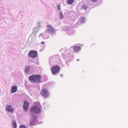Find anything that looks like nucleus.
I'll return each instance as SVG.
<instances>
[{"mask_svg":"<svg viewBox=\"0 0 128 128\" xmlns=\"http://www.w3.org/2000/svg\"><path fill=\"white\" fill-rule=\"evenodd\" d=\"M64 18V17L63 16V15L60 16V18L61 19H62L63 18Z\"/></svg>","mask_w":128,"mask_h":128,"instance_id":"20","label":"nucleus"},{"mask_svg":"<svg viewBox=\"0 0 128 128\" xmlns=\"http://www.w3.org/2000/svg\"><path fill=\"white\" fill-rule=\"evenodd\" d=\"M82 20H81V22L82 23H84L85 22V18L84 17L82 18Z\"/></svg>","mask_w":128,"mask_h":128,"instance_id":"15","label":"nucleus"},{"mask_svg":"<svg viewBox=\"0 0 128 128\" xmlns=\"http://www.w3.org/2000/svg\"><path fill=\"white\" fill-rule=\"evenodd\" d=\"M52 74L54 75L58 74L60 72V69L59 67L58 66H53L51 69Z\"/></svg>","mask_w":128,"mask_h":128,"instance_id":"4","label":"nucleus"},{"mask_svg":"<svg viewBox=\"0 0 128 128\" xmlns=\"http://www.w3.org/2000/svg\"><path fill=\"white\" fill-rule=\"evenodd\" d=\"M18 89V88L17 86H14L12 87L11 88L10 92L12 93H13L16 92Z\"/></svg>","mask_w":128,"mask_h":128,"instance_id":"9","label":"nucleus"},{"mask_svg":"<svg viewBox=\"0 0 128 128\" xmlns=\"http://www.w3.org/2000/svg\"><path fill=\"white\" fill-rule=\"evenodd\" d=\"M74 0H68L67 3L68 4H71L73 3Z\"/></svg>","mask_w":128,"mask_h":128,"instance_id":"12","label":"nucleus"},{"mask_svg":"<svg viewBox=\"0 0 128 128\" xmlns=\"http://www.w3.org/2000/svg\"><path fill=\"white\" fill-rule=\"evenodd\" d=\"M19 128H27L24 126L23 125H20V126Z\"/></svg>","mask_w":128,"mask_h":128,"instance_id":"16","label":"nucleus"},{"mask_svg":"<svg viewBox=\"0 0 128 128\" xmlns=\"http://www.w3.org/2000/svg\"><path fill=\"white\" fill-rule=\"evenodd\" d=\"M60 16H62V15H62V12H60Z\"/></svg>","mask_w":128,"mask_h":128,"instance_id":"21","label":"nucleus"},{"mask_svg":"<svg viewBox=\"0 0 128 128\" xmlns=\"http://www.w3.org/2000/svg\"><path fill=\"white\" fill-rule=\"evenodd\" d=\"M30 70V67L29 66H26L25 68L24 72L26 73H28Z\"/></svg>","mask_w":128,"mask_h":128,"instance_id":"11","label":"nucleus"},{"mask_svg":"<svg viewBox=\"0 0 128 128\" xmlns=\"http://www.w3.org/2000/svg\"><path fill=\"white\" fill-rule=\"evenodd\" d=\"M47 26V31L51 34L55 32V30L50 25H48Z\"/></svg>","mask_w":128,"mask_h":128,"instance_id":"6","label":"nucleus"},{"mask_svg":"<svg viewBox=\"0 0 128 128\" xmlns=\"http://www.w3.org/2000/svg\"><path fill=\"white\" fill-rule=\"evenodd\" d=\"M87 8V7L86 5L85 4H83L81 8L82 9H84L86 10Z\"/></svg>","mask_w":128,"mask_h":128,"instance_id":"13","label":"nucleus"},{"mask_svg":"<svg viewBox=\"0 0 128 128\" xmlns=\"http://www.w3.org/2000/svg\"><path fill=\"white\" fill-rule=\"evenodd\" d=\"M79 59H78V60H77V61H79Z\"/></svg>","mask_w":128,"mask_h":128,"instance_id":"23","label":"nucleus"},{"mask_svg":"<svg viewBox=\"0 0 128 128\" xmlns=\"http://www.w3.org/2000/svg\"><path fill=\"white\" fill-rule=\"evenodd\" d=\"M29 104L26 101H24L23 108L25 111H27L28 109Z\"/></svg>","mask_w":128,"mask_h":128,"instance_id":"7","label":"nucleus"},{"mask_svg":"<svg viewBox=\"0 0 128 128\" xmlns=\"http://www.w3.org/2000/svg\"><path fill=\"white\" fill-rule=\"evenodd\" d=\"M28 55L30 58H34L37 57V52L36 51L32 50L29 52Z\"/></svg>","mask_w":128,"mask_h":128,"instance_id":"5","label":"nucleus"},{"mask_svg":"<svg viewBox=\"0 0 128 128\" xmlns=\"http://www.w3.org/2000/svg\"><path fill=\"white\" fill-rule=\"evenodd\" d=\"M40 94L44 98H48L49 96V92L48 90L45 88H42L40 92Z\"/></svg>","mask_w":128,"mask_h":128,"instance_id":"2","label":"nucleus"},{"mask_svg":"<svg viewBox=\"0 0 128 128\" xmlns=\"http://www.w3.org/2000/svg\"><path fill=\"white\" fill-rule=\"evenodd\" d=\"M30 111L36 114L40 113V112L41 110L38 106L34 105L31 107L30 109Z\"/></svg>","mask_w":128,"mask_h":128,"instance_id":"3","label":"nucleus"},{"mask_svg":"<svg viewBox=\"0 0 128 128\" xmlns=\"http://www.w3.org/2000/svg\"><path fill=\"white\" fill-rule=\"evenodd\" d=\"M34 120L32 122H30V125L31 126H33V125H35V124L34 123Z\"/></svg>","mask_w":128,"mask_h":128,"instance_id":"17","label":"nucleus"},{"mask_svg":"<svg viewBox=\"0 0 128 128\" xmlns=\"http://www.w3.org/2000/svg\"><path fill=\"white\" fill-rule=\"evenodd\" d=\"M91 2H97L98 0H90Z\"/></svg>","mask_w":128,"mask_h":128,"instance_id":"18","label":"nucleus"},{"mask_svg":"<svg viewBox=\"0 0 128 128\" xmlns=\"http://www.w3.org/2000/svg\"><path fill=\"white\" fill-rule=\"evenodd\" d=\"M12 124L14 128H16L17 125L16 122H12Z\"/></svg>","mask_w":128,"mask_h":128,"instance_id":"14","label":"nucleus"},{"mask_svg":"<svg viewBox=\"0 0 128 128\" xmlns=\"http://www.w3.org/2000/svg\"><path fill=\"white\" fill-rule=\"evenodd\" d=\"M6 109V110L12 113L14 112V109L10 105H7Z\"/></svg>","mask_w":128,"mask_h":128,"instance_id":"8","label":"nucleus"},{"mask_svg":"<svg viewBox=\"0 0 128 128\" xmlns=\"http://www.w3.org/2000/svg\"><path fill=\"white\" fill-rule=\"evenodd\" d=\"M60 5H59V4L58 5V9L59 11H60Z\"/></svg>","mask_w":128,"mask_h":128,"instance_id":"19","label":"nucleus"},{"mask_svg":"<svg viewBox=\"0 0 128 128\" xmlns=\"http://www.w3.org/2000/svg\"><path fill=\"white\" fill-rule=\"evenodd\" d=\"M44 43V42H41V44H43Z\"/></svg>","mask_w":128,"mask_h":128,"instance_id":"22","label":"nucleus"},{"mask_svg":"<svg viewBox=\"0 0 128 128\" xmlns=\"http://www.w3.org/2000/svg\"><path fill=\"white\" fill-rule=\"evenodd\" d=\"M41 77L39 75H33L30 76L29 78V81L34 83H40L41 82Z\"/></svg>","mask_w":128,"mask_h":128,"instance_id":"1","label":"nucleus"},{"mask_svg":"<svg viewBox=\"0 0 128 128\" xmlns=\"http://www.w3.org/2000/svg\"><path fill=\"white\" fill-rule=\"evenodd\" d=\"M80 46H75L73 47L74 50L76 52H78L80 50Z\"/></svg>","mask_w":128,"mask_h":128,"instance_id":"10","label":"nucleus"}]
</instances>
